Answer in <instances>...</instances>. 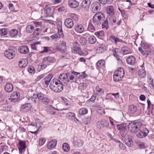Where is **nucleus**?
Returning a JSON list of instances; mask_svg holds the SVG:
<instances>
[{"label":"nucleus","mask_w":154,"mask_h":154,"mask_svg":"<svg viewBox=\"0 0 154 154\" xmlns=\"http://www.w3.org/2000/svg\"><path fill=\"white\" fill-rule=\"evenodd\" d=\"M140 46L141 47L139 48L138 50L146 57L154 54V51L150 48L147 43L142 42Z\"/></svg>","instance_id":"f257e3e1"},{"label":"nucleus","mask_w":154,"mask_h":154,"mask_svg":"<svg viewBox=\"0 0 154 154\" xmlns=\"http://www.w3.org/2000/svg\"><path fill=\"white\" fill-rule=\"evenodd\" d=\"M58 81L57 79H53L51 81L49 86L52 90L56 92H60L63 90V86Z\"/></svg>","instance_id":"f03ea898"},{"label":"nucleus","mask_w":154,"mask_h":154,"mask_svg":"<svg viewBox=\"0 0 154 154\" xmlns=\"http://www.w3.org/2000/svg\"><path fill=\"white\" fill-rule=\"evenodd\" d=\"M143 124L140 122H133L129 123L128 125L129 130L131 133H136L142 126Z\"/></svg>","instance_id":"7ed1b4c3"},{"label":"nucleus","mask_w":154,"mask_h":154,"mask_svg":"<svg viewBox=\"0 0 154 154\" xmlns=\"http://www.w3.org/2000/svg\"><path fill=\"white\" fill-rule=\"evenodd\" d=\"M104 19V17L102 13H97L93 17V23L95 26H99L103 22Z\"/></svg>","instance_id":"20e7f679"},{"label":"nucleus","mask_w":154,"mask_h":154,"mask_svg":"<svg viewBox=\"0 0 154 154\" xmlns=\"http://www.w3.org/2000/svg\"><path fill=\"white\" fill-rule=\"evenodd\" d=\"M124 72L123 69L122 68H118L117 71L114 72L113 75L114 80L116 82L121 80L123 77Z\"/></svg>","instance_id":"39448f33"},{"label":"nucleus","mask_w":154,"mask_h":154,"mask_svg":"<svg viewBox=\"0 0 154 154\" xmlns=\"http://www.w3.org/2000/svg\"><path fill=\"white\" fill-rule=\"evenodd\" d=\"M15 49L10 48L5 50L4 52L5 56L9 59H13L15 56Z\"/></svg>","instance_id":"423d86ee"},{"label":"nucleus","mask_w":154,"mask_h":154,"mask_svg":"<svg viewBox=\"0 0 154 154\" xmlns=\"http://www.w3.org/2000/svg\"><path fill=\"white\" fill-rule=\"evenodd\" d=\"M127 126L126 123L117 125H116L117 128L119 131V132L122 137H125L127 134Z\"/></svg>","instance_id":"0eeeda50"},{"label":"nucleus","mask_w":154,"mask_h":154,"mask_svg":"<svg viewBox=\"0 0 154 154\" xmlns=\"http://www.w3.org/2000/svg\"><path fill=\"white\" fill-rule=\"evenodd\" d=\"M58 80V82L60 84H61L63 85L64 84H67L69 82V78L68 77V74L63 73L60 74Z\"/></svg>","instance_id":"6e6552de"},{"label":"nucleus","mask_w":154,"mask_h":154,"mask_svg":"<svg viewBox=\"0 0 154 154\" xmlns=\"http://www.w3.org/2000/svg\"><path fill=\"white\" fill-rule=\"evenodd\" d=\"M55 8L49 5H46L45 8V13L46 16H51L54 12Z\"/></svg>","instance_id":"1a4fd4ad"},{"label":"nucleus","mask_w":154,"mask_h":154,"mask_svg":"<svg viewBox=\"0 0 154 154\" xmlns=\"http://www.w3.org/2000/svg\"><path fill=\"white\" fill-rule=\"evenodd\" d=\"M37 97L38 100L45 105L48 104L50 102L49 99L45 97L44 94L42 93H38L37 94Z\"/></svg>","instance_id":"9d476101"},{"label":"nucleus","mask_w":154,"mask_h":154,"mask_svg":"<svg viewBox=\"0 0 154 154\" xmlns=\"http://www.w3.org/2000/svg\"><path fill=\"white\" fill-rule=\"evenodd\" d=\"M92 11L94 13L99 11L101 9V6L99 2H94L91 5Z\"/></svg>","instance_id":"9b49d317"},{"label":"nucleus","mask_w":154,"mask_h":154,"mask_svg":"<svg viewBox=\"0 0 154 154\" xmlns=\"http://www.w3.org/2000/svg\"><path fill=\"white\" fill-rule=\"evenodd\" d=\"M68 77H69V80L71 81V82H76L79 77L78 75L79 73L75 72H72L70 73H67Z\"/></svg>","instance_id":"f8f14e48"},{"label":"nucleus","mask_w":154,"mask_h":154,"mask_svg":"<svg viewBox=\"0 0 154 154\" xmlns=\"http://www.w3.org/2000/svg\"><path fill=\"white\" fill-rule=\"evenodd\" d=\"M109 125L108 121L105 120L99 121L97 123V127L99 129L103 127H107Z\"/></svg>","instance_id":"ddd939ff"},{"label":"nucleus","mask_w":154,"mask_h":154,"mask_svg":"<svg viewBox=\"0 0 154 154\" xmlns=\"http://www.w3.org/2000/svg\"><path fill=\"white\" fill-rule=\"evenodd\" d=\"M85 35L87 38V41L89 44H94L96 42L97 39L95 36L93 35H90L87 33Z\"/></svg>","instance_id":"4468645a"},{"label":"nucleus","mask_w":154,"mask_h":154,"mask_svg":"<svg viewBox=\"0 0 154 154\" xmlns=\"http://www.w3.org/2000/svg\"><path fill=\"white\" fill-rule=\"evenodd\" d=\"M52 75L51 74H49L47 75L46 77H45L43 78L42 81V82L43 85H45L48 86L49 84V82H51V78H52Z\"/></svg>","instance_id":"2eb2a0df"},{"label":"nucleus","mask_w":154,"mask_h":154,"mask_svg":"<svg viewBox=\"0 0 154 154\" xmlns=\"http://www.w3.org/2000/svg\"><path fill=\"white\" fill-rule=\"evenodd\" d=\"M125 141L126 145L131 147L133 145V142L131 139V137L130 135H127L125 137Z\"/></svg>","instance_id":"dca6fc26"},{"label":"nucleus","mask_w":154,"mask_h":154,"mask_svg":"<svg viewBox=\"0 0 154 154\" xmlns=\"http://www.w3.org/2000/svg\"><path fill=\"white\" fill-rule=\"evenodd\" d=\"M18 147L20 153H22V150L24 149L26 147V144L25 141L23 140H20Z\"/></svg>","instance_id":"f3484780"},{"label":"nucleus","mask_w":154,"mask_h":154,"mask_svg":"<svg viewBox=\"0 0 154 154\" xmlns=\"http://www.w3.org/2000/svg\"><path fill=\"white\" fill-rule=\"evenodd\" d=\"M69 6L72 8H76L79 5V2L75 0H69L68 1Z\"/></svg>","instance_id":"a211bd4d"},{"label":"nucleus","mask_w":154,"mask_h":154,"mask_svg":"<svg viewBox=\"0 0 154 154\" xmlns=\"http://www.w3.org/2000/svg\"><path fill=\"white\" fill-rule=\"evenodd\" d=\"M64 23L65 26L69 28H71L74 25L73 22L71 19H66Z\"/></svg>","instance_id":"6ab92c4d"},{"label":"nucleus","mask_w":154,"mask_h":154,"mask_svg":"<svg viewBox=\"0 0 154 154\" xmlns=\"http://www.w3.org/2000/svg\"><path fill=\"white\" fill-rule=\"evenodd\" d=\"M11 101L16 102L20 97V94L17 92H14L11 94Z\"/></svg>","instance_id":"aec40b11"},{"label":"nucleus","mask_w":154,"mask_h":154,"mask_svg":"<svg viewBox=\"0 0 154 154\" xmlns=\"http://www.w3.org/2000/svg\"><path fill=\"white\" fill-rule=\"evenodd\" d=\"M18 50L20 53L23 54H27L29 51L28 47L25 45L21 46L19 48Z\"/></svg>","instance_id":"412c9836"},{"label":"nucleus","mask_w":154,"mask_h":154,"mask_svg":"<svg viewBox=\"0 0 154 154\" xmlns=\"http://www.w3.org/2000/svg\"><path fill=\"white\" fill-rule=\"evenodd\" d=\"M109 24L113 25L116 22V17L113 16L111 15L106 18Z\"/></svg>","instance_id":"4be33fe9"},{"label":"nucleus","mask_w":154,"mask_h":154,"mask_svg":"<svg viewBox=\"0 0 154 154\" xmlns=\"http://www.w3.org/2000/svg\"><path fill=\"white\" fill-rule=\"evenodd\" d=\"M91 3V2L90 0H83L82 3V7L85 9H88Z\"/></svg>","instance_id":"5701e85b"},{"label":"nucleus","mask_w":154,"mask_h":154,"mask_svg":"<svg viewBox=\"0 0 154 154\" xmlns=\"http://www.w3.org/2000/svg\"><path fill=\"white\" fill-rule=\"evenodd\" d=\"M13 90V85L9 82H7L5 86V90L8 92H11Z\"/></svg>","instance_id":"b1692460"},{"label":"nucleus","mask_w":154,"mask_h":154,"mask_svg":"<svg viewBox=\"0 0 154 154\" xmlns=\"http://www.w3.org/2000/svg\"><path fill=\"white\" fill-rule=\"evenodd\" d=\"M28 63V62L26 60L23 59L20 61L18 63V65L19 67L21 68L25 67Z\"/></svg>","instance_id":"393cba45"},{"label":"nucleus","mask_w":154,"mask_h":154,"mask_svg":"<svg viewBox=\"0 0 154 154\" xmlns=\"http://www.w3.org/2000/svg\"><path fill=\"white\" fill-rule=\"evenodd\" d=\"M50 63L47 57H46L43 59V60L41 65L42 69H45L47 65H49Z\"/></svg>","instance_id":"a878e982"},{"label":"nucleus","mask_w":154,"mask_h":154,"mask_svg":"<svg viewBox=\"0 0 154 154\" xmlns=\"http://www.w3.org/2000/svg\"><path fill=\"white\" fill-rule=\"evenodd\" d=\"M50 63L47 57H46L43 59V60L41 65L42 69H45L47 65H49Z\"/></svg>","instance_id":"bb28decb"},{"label":"nucleus","mask_w":154,"mask_h":154,"mask_svg":"<svg viewBox=\"0 0 154 154\" xmlns=\"http://www.w3.org/2000/svg\"><path fill=\"white\" fill-rule=\"evenodd\" d=\"M109 40L112 43L116 44H117L118 42H122V40L119 39L117 37H115L113 35H111L109 37Z\"/></svg>","instance_id":"cd10ccee"},{"label":"nucleus","mask_w":154,"mask_h":154,"mask_svg":"<svg viewBox=\"0 0 154 154\" xmlns=\"http://www.w3.org/2000/svg\"><path fill=\"white\" fill-rule=\"evenodd\" d=\"M106 11L107 13L109 16L113 15H114L115 11L113 7L112 6H109L106 8Z\"/></svg>","instance_id":"c85d7f7f"},{"label":"nucleus","mask_w":154,"mask_h":154,"mask_svg":"<svg viewBox=\"0 0 154 154\" xmlns=\"http://www.w3.org/2000/svg\"><path fill=\"white\" fill-rule=\"evenodd\" d=\"M57 143V141L56 140H52L48 143L47 147L48 149L53 148L56 145Z\"/></svg>","instance_id":"c756f323"},{"label":"nucleus","mask_w":154,"mask_h":154,"mask_svg":"<svg viewBox=\"0 0 154 154\" xmlns=\"http://www.w3.org/2000/svg\"><path fill=\"white\" fill-rule=\"evenodd\" d=\"M105 50V45L103 44H100L97 49V52L98 53H101L103 52Z\"/></svg>","instance_id":"7c9ffc66"},{"label":"nucleus","mask_w":154,"mask_h":154,"mask_svg":"<svg viewBox=\"0 0 154 154\" xmlns=\"http://www.w3.org/2000/svg\"><path fill=\"white\" fill-rule=\"evenodd\" d=\"M75 31L79 33L82 32L84 30V28L81 25H77L75 26Z\"/></svg>","instance_id":"2f4dec72"},{"label":"nucleus","mask_w":154,"mask_h":154,"mask_svg":"<svg viewBox=\"0 0 154 154\" xmlns=\"http://www.w3.org/2000/svg\"><path fill=\"white\" fill-rule=\"evenodd\" d=\"M135 61V58L133 56L129 57L127 59V63L130 65H133Z\"/></svg>","instance_id":"473e14b6"},{"label":"nucleus","mask_w":154,"mask_h":154,"mask_svg":"<svg viewBox=\"0 0 154 154\" xmlns=\"http://www.w3.org/2000/svg\"><path fill=\"white\" fill-rule=\"evenodd\" d=\"M122 54L123 55L131 53L130 49L128 47L125 46L121 48Z\"/></svg>","instance_id":"72a5a7b5"},{"label":"nucleus","mask_w":154,"mask_h":154,"mask_svg":"<svg viewBox=\"0 0 154 154\" xmlns=\"http://www.w3.org/2000/svg\"><path fill=\"white\" fill-rule=\"evenodd\" d=\"M95 93L97 95H102L104 93V90L101 87L97 86L96 87Z\"/></svg>","instance_id":"f704fd0d"},{"label":"nucleus","mask_w":154,"mask_h":154,"mask_svg":"<svg viewBox=\"0 0 154 154\" xmlns=\"http://www.w3.org/2000/svg\"><path fill=\"white\" fill-rule=\"evenodd\" d=\"M128 110L130 113L134 114L137 111V106L134 105H131L129 106Z\"/></svg>","instance_id":"c9c22d12"},{"label":"nucleus","mask_w":154,"mask_h":154,"mask_svg":"<svg viewBox=\"0 0 154 154\" xmlns=\"http://www.w3.org/2000/svg\"><path fill=\"white\" fill-rule=\"evenodd\" d=\"M66 117L69 120H73L75 119V114L72 112H69L66 114Z\"/></svg>","instance_id":"e433bc0d"},{"label":"nucleus","mask_w":154,"mask_h":154,"mask_svg":"<svg viewBox=\"0 0 154 154\" xmlns=\"http://www.w3.org/2000/svg\"><path fill=\"white\" fill-rule=\"evenodd\" d=\"M60 35L58 33L54 34L50 36V38L52 40L57 41L60 38Z\"/></svg>","instance_id":"4c0bfd02"},{"label":"nucleus","mask_w":154,"mask_h":154,"mask_svg":"<svg viewBox=\"0 0 154 154\" xmlns=\"http://www.w3.org/2000/svg\"><path fill=\"white\" fill-rule=\"evenodd\" d=\"M31 105L30 103H26L21 105L20 110L22 111L24 110H27L30 107Z\"/></svg>","instance_id":"58836bf2"},{"label":"nucleus","mask_w":154,"mask_h":154,"mask_svg":"<svg viewBox=\"0 0 154 154\" xmlns=\"http://www.w3.org/2000/svg\"><path fill=\"white\" fill-rule=\"evenodd\" d=\"M72 52L74 53H79L80 55V53H81V50L80 48L79 47H73L72 48Z\"/></svg>","instance_id":"ea45409f"},{"label":"nucleus","mask_w":154,"mask_h":154,"mask_svg":"<svg viewBox=\"0 0 154 154\" xmlns=\"http://www.w3.org/2000/svg\"><path fill=\"white\" fill-rule=\"evenodd\" d=\"M40 43L39 42L33 43L31 45L32 49L34 50H37V48L39 47Z\"/></svg>","instance_id":"a19ab883"},{"label":"nucleus","mask_w":154,"mask_h":154,"mask_svg":"<svg viewBox=\"0 0 154 154\" xmlns=\"http://www.w3.org/2000/svg\"><path fill=\"white\" fill-rule=\"evenodd\" d=\"M139 75L142 78H144L146 75V72L143 69H140L138 72Z\"/></svg>","instance_id":"79ce46f5"},{"label":"nucleus","mask_w":154,"mask_h":154,"mask_svg":"<svg viewBox=\"0 0 154 154\" xmlns=\"http://www.w3.org/2000/svg\"><path fill=\"white\" fill-rule=\"evenodd\" d=\"M75 143L78 147L82 146L83 144L84 141L83 140L80 139H77L76 141H74Z\"/></svg>","instance_id":"37998d69"},{"label":"nucleus","mask_w":154,"mask_h":154,"mask_svg":"<svg viewBox=\"0 0 154 154\" xmlns=\"http://www.w3.org/2000/svg\"><path fill=\"white\" fill-rule=\"evenodd\" d=\"M18 33V31L15 29L11 30L9 32V35L10 36L12 37H14L16 36Z\"/></svg>","instance_id":"c03bdc74"},{"label":"nucleus","mask_w":154,"mask_h":154,"mask_svg":"<svg viewBox=\"0 0 154 154\" xmlns=\"http://www.w3.org/2000/svg\"><path fill=\"white\" fill-rule=\"evenodd\" d=\"M88 31L93 32L96 30V28L91 23H89L88 26Z\"/></svg>","instance_id":"a18cd8bd"},{"label":"nucleus","mask_w":154,"mask_h":154,"mask_svg":"<svg viewBox=\"0 0 154 154\" xmlns=\"http://www.w3.org/2000/svg\"><path fill=\"white\" fill-rule=\"evenodd\" d=\"M88 112V110L85 108H82L80 109L79 111V114L81 115L86 114Z\"/></svg>","instance_id":"49530a36"},{"label":"nucleus","mask_w":154,"mask_h":154,"mask_svg":"<svg viewBox=\"0 0 154 154\" xmlns=\"http://www.w3.org/2000/svg\"><path fill=\"white\" fill-rule=\"evenodd\" d=\"M94 35L98 38L102 37L104 35V32L102 30L95 32Z\"/></svg>","instance_id":"de8ad7c7"},{"label":"nucleus","mask_w":154,"mask_h":154,"mask_svg":"<svg viewBox=\"0 0 154 154\" xmlns=\"http://www.w3.org/2000/svg\"><path fill=\"white\" fill-rule=\"evenodd\" d=\"M105 62L103 60H99L96 63V66L98 68H101L104 65Z\"/></svg>","instance_id":"09e8293b"},{"label":"nucleus","mask_w":154,"mask_h":154,"mask_svg":"<svg viewBox=\"0 0 154 154\" xmlns=\"http://www.w3.org/2000/svg\"><path fill=\"white\" fill-rule=\"evenodd\" d=\"M62 149L64 151L67 152L70 149V147L69 145L66 143H64L62 145Z\"/></svg>","instance_id":"8fccbe9b"},{"label":"nucleus","mask_w":154,"mask_h":154,"mask_svg":"<svg viewBox=\"0 0 154 154\" xmlns=\"http://www.w3.org/2000/svg\"><path fill=\"white\" fill-rule=\"evenodd\" d=\"M34 27L32 25H29L27 26L26 27V32L29 33L32 32L34 30Z\"/></svg>","instance_id":"3c124183"},{"label":"nucleus","mask_w":154,"mask_h":154,"mask_svg":"<svg viewBox=\"0 0 154 154\" xmlns=\"http://www.w3.org/2000/svg\"><path fill=\"white\" fill-rule=\"evenodd\" d=\"M102 23V26L103 29H107L108 28L109 26V22L107 20H105Z\"/></svg>","instance_id":"603ef678"},{"label":"nucleus","mask_w":154,"mask_h":154,"mask_svg":"<svg viewBox=\"0 0 154 154\" xmlns=\"http://www.w3.org/2000/svg\"><path fill=\"white\" fill-rule=\"evenodd\" d=\"M42 32L41 29L40 28H37L35 29L33 33L34 36L38 35H40Z\"/></svg>","instance_id":"864d4df0"},{"label":"nucleus","mask_w":154,"mask_h":154,"mask_svg":"<svg viewBox=\"0 0 154 154\" xmlns=\"http://www.w3.org/2000/svg\"><path fill=\"white\" fill-rule=\"evenodd\" d=\"M42 49V50L41 52V53H47L51 51V48L48 47H43Z\"/></svg>","instance_id":"5fc2aeb1"},{"label":"nucleus","mask_w":154,"mask_h":154,"mask_svg":"<svg viewBox=\"0 0 154 154\" xmlns=\"http://www.w3.org/2000/svg\"><path fill=\"white\" fill-rule=\"evenodd\" d=\"M99 2L103 5H105L106 3L110 4L112 2V0H99Z\"/></svg>","instance_id":"6e6d98bb"},{"label":"nucleus","mask_w":154,"mask_h":154,"mask_svg":"<svg viewBox=\"0 0 154 154\" xmlns=\"http://www.w3.org/2000/svg\"><path fill=\"white\" fill-rule=\"evenodd\" d=\"M7 29L5 28H3L0 30V35L1 36H4L7 34Z\"/></svg>","instance_id":"4d7b16f0"},{"label":"nucleus","mask_w":154,"mask_h":154,"mask_svg":"<svg viewBox=\"0 0 154 154\" xmlns=\"http://www.w3.org/2000/svg\"><path fill=\"white\" fill-rule=\"evenodd\" d=\"M120 50L119 48H116L113 51V54L115 57L119 56L120 53Z\"/></svg>","instance_id":"13d9d810"},{"label":"nucleus","mask_w":154,"mask_h":154,"mask_svg":"<svg viewBox=\"0 0 154 154\" xmlns=\"http://www.w3.org/2000/svg\"><path fill=\"white\" fill-rule=\"evenodd\" d=\"M79 42L82 45H85L86 43V39L85 38L82 37L80 38Z\"/></svg>","instance_id":"bf43d9fd"},{"label":"nucleus","mask_w":154,"mask_h":154,"mask_svg":"<svg viewBox=\"0 0 154 154\" xmlns=\"http://www.w3.org/2000/svg\"><path fill=\"white\" fill-rule=\"evenodd\" d=\"M37 97L38 98L37 94L35 95L34 94L32 97H31L29 98V100H31L32 103H35L36 101Z\"/></svg>","instance_id":"052dcab7"},{"label":"nucleus","mask_w":154,"mask_h":154,"mask_svg":"<svg viewBox=\"0 0 154 154\" xmlns=\"http://www.w3.org/2000/svg\"><path fill=\"white\" fill-rule=\"evenodd\" d=\"M87 87V84L86 83H81L80 84L79 88L81 90L86 89Z\"/></svg>","instance_id":"680f3d73"},{"label":"nucleus","mask_w":154,"mask_h":154,"mask_svg":"<svg viewBox=\"0 0 154 154\" xmlns=\"http://www.w3.org/2000/svg\"><path fill=\"white\" fill-rule=\"evenodd\" d=\"M139 130H140L142 132V134L144 135V137L146 136L149 132V130L146 128H144L143 130H141L140 128Z\"/></svg>","instance_id":"e2e57ef3"},{"label":"nucleus","mask_w":154,"mask_h":154,"mask_svg":"<svg viewBox=\"0 0 154 154\" xmlns=\"http://www.w3.org/2000/svg\"><path fill=\"white\" fill-rule=\"evenodd\" d=\"M62 24L61 23L58 24L57 25V27L58 30V33H62Z\"/></svg>","instance_id":"0e129e2a"},{"label":"nucleus","mask_w":154,"mask_h":154,"mask_svg":"<svg viewBox=\"0 0 154 154\" xmlns=\"http://www.w3.org/2000/svg\"><path fill=\"white\" fill-rule=\"evenodd\" d=\"M70 17L73 20L75 21L78 20L79 19L78 16L75 14H71Z\"/></svg>","instance_id":"69168bd1"},{"label":"nucleus","mask_w":154,"mask_h":154,"mask_svg":"<svg viewBox=\"0 0 154 154\" xmlns=\"http://www.w3.org/2000/svg\"><path fill=\"white\" fill-rule=\"evenodd\" d=\"M28 71L30 73L34 74L35 72V70L32 66H29L28 69Z\"/></svg>","instance_id":"338daca9"},{"label":"nucleus","mask_w":154,"mask_h":154,"mask_svg":"<svg viewBox=\"0 0 154 154\" xmlns=\"http://www.w3.org/2000/svg\"><path fill=\"white\" fill-rule=\"evenodd\" d=\"M117 142L119 143V148L122 150H124L125 148V145L123 144V143H122L121 142H120V141L116 140V141Z\"/></svg>","instance_id":"774afa93"}]
</instances>
